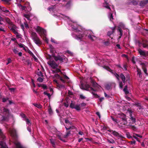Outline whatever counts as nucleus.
<instances>
[{"instance_id":"f257e3e1","label":"nucleus","mask_w":148,"mask_h":148,"mask_svg":"<svg viewBox=\"0 0 148 148\" xmlns=\"http://www.w3.org/2000/svg\"><path fill=\"white\" fill-rule=\"evenodd\" d=\"M69 25L73 30L75 31V33L72 34V37L78 41L79 42L82 41L86 36H87L91 40L94 41L97 39L96 37L92 35V32L91 31H86L83 33L80 30H78V25L76 22L71 21Z\"/></svg>"},{"instance_id":"f03ea898","label":"nucleus","mask_w":148,"mask_h":148,"mask_svg":"<svg viewBox=\"0 0 148 148\" xmlns=\"http://www.w3.org/2000/svg\"><path fill=\"white\" fill-rule=\"evenodd\" d=\"M32 38L34 42L37 45L39 46L41 42L37 36L36 33L32 32Z\"/></svg>"},{"instance_id":"7ed1b4c3","label":"nucleus","mask_w":148,"mask_h":148,"mask_svg":"<svg viewBox=\"0 0 148 148\" xmlns=\"http://www.w3.org/2000/svg\"><path fill=\"white\" fill-rule=\"evenodd\" d=\"M36 32L40 36H45L46 35V31L45 30L39 26H37L35 29Z\"/></svg>"},{"instance_id":"20e7f679","label":"nucleus","mask_w":148,"mask_h":148,"mask_svg":"<svg viewBox=\"0 0 148 148\" xmlns=\"http://www.w3.org/2000/svg\"><path fill=\"white\" fill-rule=\"evenodd\" d=\"M70 133V132H67L65 135H64L62 134L59 132H58L56 133V135L58 137V138L61 140L64 141L63 138H66Z\"/></svg>"},{"instance_id":"39448f33","label":"nucleus","mask_w":148,"mask_h":148,"mask_svg":"<svg viewBox=\"0 0 148 148\" xmlns=\"http://www.w3.org/2000/svg\"><path fill=\"white\" fill-rule=\"evenodd\" d=\"M47 64L52 68L55 69L56 68L58 65L54 60H50L47 62Z\"/></svg>"},{"instance_id":"423d86ee","label":"nucleus","mask_w":148,"mask_h":148,"mask_svg":"<svg viewBox=\"0 0 148 148\" xmlns=\"http://www.w3.org/2000/svg\"><path fill=\"white\" fill-rule=\"evenodd\" d=\"M14 143L15 146L14 148H25L17 140L14 141Z\"/></svg>"},{"instance_id":"0eeeda50","label":"nucleus","mask_w":148,"mask_h":148,"mask_svg":"<svg viewBox=\"0 0 148 148\" xmlns=\"http://www.w3.org/2000/svg\"><path fill=\"white\" fill-rule=\"evenodd\" d=\"M23 120L25 121L26 124L27 126V130L30 132H31V130L29 126H30L31 125V123L29 119L27 118H25V119H24Z\"/></svg>"},{"instance_id":"6e6552de","label":"nucleus","mask_w":148,"mask_h":148,"mask_svg":"<svg viewBox=\"0 0 148 148\" xmlns=\"http://www.w3.org/2000/svg\"><path fill=\"white\" fill-rule=\"evenodd\" d=\"M54 59L56 61H59L61 62H62L63 59L64 58V55H62L61 56L58 55L57 56L53 55H52Z\"/></svg>"},{"instance_id":"1a4fd4ad","label":"nucleus","mask_w":148,"mask_h":148,"mask_svg":"<svg viewBox=\"0 0 148 148\" xmlns=\"http://www.w3.org/2000/svg\"><path fill=\"white\" fill-rule=\"evenodd\" d=\"M9 132L11 135L14 138H16V130L14 128H10L9 130Z\"/></svg>"},{"instance_id":"9d476101","label":"nucleus","mask_w":148,"mask_h":148,"mask_svg":"<svg viewBox=\"0 0 148 148\" xmlns=\"http://www.w3.org/2000/svg\"><path fill=\"white\" fill-rule=\"evenodd\" d=\"M124 27V25L122 23H120V25H119V27L118 29V32L119 33V35H120V36L119 37V39H120L121 36L122 35V33H123V31L120 28V27Z\"/></svg>"},{"instance_id":"9b49d317","label":"nucleus","mask_w":148,"mask_h":148,"mask_svg":"<svg viewBox=\"0 0 148 148\" xmlns=\"http://www.w3.org/2000/svg\"><path fill=\"white\" fill-rule=\"evenodd\" d=\"M118 116L122 119V120L124 122V124H127V121L126 119V116L125 114L123 113L119 114H118Z\"/></svg>"},{"instance_id":"f8f14e48","label":"nucleus","mask_w":148,"mask_h":148,"mask_svg":"<svg viewBox=\"0 0 148 148\" xmlns=\"http://www.w3.org/2000/svg\"><path fill=\"white\" fill-rule=\"evenodd\" d=\"M85 88H86V90L92 91V93L93 95H97L94 92L95 90H94L93 88L91 87H90V86L88 84H86L85 86Z\"/></svg>"},{"instance_id":"ddd939ff","label":"nucleus","mask_w":148,"mask_h":148,"mask_svg":"<svg viewBox=\"0 0 148 148\" xmlns=\"http://www.w3.org/2000/svg\"><path fill=\"white\" fill-rule=\"evenodd\" d=\"M109 132H111L114 136H116L117 137L120 138L121 137V136L118 132L115 131L113 130H109Z\"/></svg>"},{"instance_id":"4468645a","label":"nucleus","mask_w":148,"mask_h":148,"mask_svg":"<svg viewBox=\"0 0 148 148\" xmlns=\"http://www.w3.org/2000/svg\"><path fill=\"white\" fill-rule=\"evenodd\" d=\"M27 4H28V5L27 6H23L21 4H19L18 5V6L19 7H21V8L22 10H24L25 9V8L26 7L27 8V9H28V11H30L31 10V8L29 6V3H27Z\"/></svg>"},{"instance_id":"2eb2a0df","label":"nucleus","mask_w":148,"mask_h":148,"mask_svg":"<svg viewBox=\"0 0 148 148\" xmlns=\"http://www.w3.org/2000/svg\"><path fill=\"white\" fill-rule=\"evenodd\" d=\"M56 140V139L54 138L52 136L51 138L50 139V143L52 145V146L54 147H55Z\"/></svg>"},{"instance_id":"dca6fc26","label":"nucleus","mask_w":148,"mask_h":148,"mask_svg":"<svg viewBox=\"0 0 148 148\" xmlns=\"http://www.w3.org/2000/svg\"><path fill=\"white\" fill-rule=\"evenodd\" d=\"M104 0L105 2L103 4V6L106 8L110 10V8L108 5V3H107V1H106V0Z\"/></svg>"},{"instance_id":"f3484780","label":"nucleus","mask_w":148,"mask_h":148,"mask_svg":"<svg viewBox=\"0 0 148 148\" xmlns=\"http://www.w3.org/2000/svg\"><path fill=\"white\" fill-rule=\"evenodd\" d=\"M0 145L1 148H7V146L6 145L5 143L3 141L0 142Z\"/></svg>"},{"instance_id":"a211bd4d","label":"nucleus","mask_w":148,"mask_h":148,"mask_svg":"<svg viewBox=\"0 0 148 148\" xmlns=\"http://www.w3.org/2000/svg\"><path fill=\"white\" fill-rule=\"evenodd\" d=\"M130 4H132L134 5H136L138 2V0H131Z\"/></svg>"},{"instance_id":"6ab92c4d","label":"nucleus","mask_w":148,"mask_h":148,"mask_svg":"<svg viewBox=\"0 0 148 148\" xmlns=\"http://www.w3.org/2000/svg\"><path fill=\"white\" fill-rule=\"evenodd\" d=\"M48 10H49V11L51 13V14L53 15L54 16L55 15V14H54L53 13V12H54V11L55 10V9L53 7H49L48 8Z\"/></svg>"},{"instance_id":"aec40b11","label":"nucleus","mask_w":148,"mask_h":148,"mask_svg":"<svg viewBox=\"0 0 148 148\" xmlns=\"http://www.w3.org/2000/svg\"><path fill=\"white\" fill-rule=\"evenodd\" d=\"M0 10L5 13H8L9 12L8 10H7L5 8L3 7H0Z\"/></svg>"},{"instance_id":"412c9836","label":"nucleus","mask_w":148,"mask_h":148,"mask_svg":"<svg viewBox=\"0 0 148 148\" xmlns=\"http://www.w3.org/2000/svg\"><path fill=\"white\" fill-rule=\"evenodd\" d=\"M148 3V0H146L145 1H143L140 2V6H143L145 4Z\"/></svg>"},{"instance_id":"4be33fe9","label":"nucleus","mask_w":148,"mask_h":148,"mask_svg":"<svg viewBox=\"0 0 148 148\" xmlns=\"http://www.w3.org/2000/svg\"><path fill=\"white\" fill-rule=\"evenodd\" d=\"M137 75L140 78H141L142 77V75L141 73L140 70L138 69H137Z\"/></svg>"},{"instance_id":"5701e85b","label":"nucleus","mask_w":148,"mask_h":148,"mask_svg":"<svg viewBox=\"0 0 148 148\" xmlns=\"http://www.w3.org/2000/svg\"><path fill=\"white\" fill-rule=\"evenodd\" d=\"M18 46L20 48H23V49L25 51H26V49H27V47H25V45L23 44L19 43L18 44Z\"/></svg>"},{"instance_id":"b1692460","label":"nucleus","mask_w":148,"mask_h":148,"mask_svg":"<svg viewBox=\"0 0 148 148\" xmlns=\"http://www.w3.org/2000/svg\"><path fill=\"white\" fill-rule=\"evenodd\" d=\"M110 69V70H108V71H110V72H111L112 73H113L114 75V76H115V77H116L117 79L118 80H119V75L117 74L116 73H113V72H112V70L110 69Z\"/></svg>"},{"instance_id":"393cba45","label":"nucleus","mask_w":148,"mask_h":148,"mask_svg":"<svg viewBox=\"0 0 148 148\" xmlns=\"http://www.w3.org/2000/svg\"><path fill=\"white\" fill-rule=\"evenodd\" d=\"M120 77L122 79L123 83H124L125 82V76L123 74H121L120 75Z\"/></svg>"},{"instance_id":"a878e982","label":"nucleus","mask_w":148,"mask_h":148,"mask_svg":"<svg viewBox=\"0 0 148 148\" xmlns=\"http://www.w3.org/2000/svg\"><path fill=\"white\" fill-rule=\"evenodd\" d=\"M107 141L109 143L112 144H114L115 143V141L112 138L108 139H107Z\"/></svg>"},{"instance_id":"bb28decb","label":"nucleus","mask_w":148,"mask_h":148,"mask_svg":"<svg viewBox=\"0 0 148 148\" xmlns=\"http://www.w3.org/2000/svg\"><path fill=\"white\" fill-rule=\"evenodd\" d=\"M74 109H75L76 110L78 111L80 110L81 109L80 107V105L76 104Z\"/></svg>"},{"instance_id":"cd10ccee","label":"nucleus","mask_w":148,"mask_h":148,"mask_svg":"<svg viewBox=\"0 0 148 148\" xmlns=\"http://www.w3.org/2000/svg\"><path fill=\"white\" fill-rule=\"evenodd\" d=\"M138 52L140 55L144 56L145 55V52L139 49L138 50Z\"/></svg>"},{"instance_id":"c85d7f7f","label":"nucleus","mask_w":148,"mask_h":148,"mask_svg":"<svg viewBox=\"0 0 148 148\" xmlns=\"http://www.w3.org/2000/svg\"><path fill=\"white\" fill-rule=\"evenodd\" d=\"M24 16L28 20H30L29 18L30 16V14H24Z\"/></svg>"},{"instance_id":"c756f323","label":"nucleus","mask_w":148,"mask_h":148,"mask_svg":"<svg viewBox=\"0 0 148 148\" xmlns=\"http://www.w3.org/2000/svg\"><path fill=\"white\" fill-rule=\"evenodd\" d=\"M123 90L126 94H128L129 93V92L127 89V86L126 85L125 86Z\"/></svg>"},{"instance_id":"7c9ffc66","label":"nucleus","mask_w":148,"mask_h":148,"mask_svg":"<svg viewBox=\"0 0 148 148\" xmlns=\"http://www.w3.org/2000/svg\"><path fill=\"white\" fill-rule=\"evenodd\" d=\"M108 17L111 21H112L113 19V16L111 13H109L108 15Z\"/></svg>"},{"instance_id":"2f4dec72","label":"nucleus","mask_w":148,"mask_h":148,"mask_svg":"<svg viewBox=\"0 0 148 148\" xmlns=\"http://www.w3.org/2000/svg\"><path fill=\"white\" fill-rule=\"evenodd\" d=\"M15 35L17 38H22V36L21 34H19V33L17 32L15 34Z\"/></svg>"},{"instance_id":"473e14b6","label":"nucleus","mask_w":148,"mask_h":148,"mask_svg":"<svg viewBox=\"0 0 148 148\" xmlns=\"http://www.w3.org/2000/svg\"><path fill=\"white\" fill-rule=\"evenodd\" d=\"M56 77L59 79L62 82H65V81L59 75L57 74Z\"/></svg>"},{"instance_id":"72a5a7b5","label":"nucleus","mask_w":148,"mask_h":148,"mask_svg":"<svg viewBox=\"0 0 148 148\" xmlns=\"http://www.w3.org/2000/svg\"><path fill=\"white\" fill-rule=\"evenodd\" d=\"M105 88L106 89L108 90L110 89L111 86L109 84H107L105 86Z\"/></svg>"},{"instance_id":"f704fd0d","label":"nucleus","mask_w":148,"mask_h":148,"mask_svg":"<svg viewBox=\"0 0 148 148\" xmlns=\"http://www.w3.org/2000/svg\"><path fill=\"white\" fill-rule=\"evenodd\" d=\"M48 112H49V114L50 115H51L53 114V111H52V109H51V108H49L48 109Z\"/></svg>"},{"instance_id":"c9c22d12","label":"nucleus","mask_w":148,"mask_h":148,"mask_svg":"<svg viewBox=\"0 0 148 148\" xmlns=\"http://www.w3.org/2000/svg\"><path fill=\"white\" fill-rule=\"evenodd\" d=\"M33 104L35 106L37 107L38 108H41V106L39 104L37 103H33Z\"/></svg>"},{"instance_id":"e433bc0d","label":"nucleus","mask_w":148,"mask_h":148,"mask_svg":"<svg viewBox=\"0 0 148 148\" xmlns=\"http://www.w3.org/2000/svg\"><path fill=\"white\" fill-rule=\"evenodd\" d=\"M26 51H27L28 53L32 56H34V55L33 54V53H32V52L30 51V50H29L27 48V49H26Z\"/></svg>"},{"instance_id":"4c0bfd02","label":"nucleus","mask_w":148,"mask_h":148,"mask_svg":"<svg viewBox=\"0 0 148 148\" xmlns=\"http://www.w3.org/2000/svg\"><path fill=\"white\" fill-rule=\"evenodd\" d=\"M37 74L39 76L41 77H42L43 76L42 73L40 71L37 72Z\"/></svg>"},{"instance_id":"58836bf2","label":"nucleus","mask_w":148,"mask_h":148,"mask_svg":"<svg viewBox=\"0 0 148 148\" xmlns=\"http://www.w3.org/2000/svg\"><path fill=\"white\" fill-rule=\"evenodd\" d=\"M130 119L132 121L133 123H135L136 122V119L133 117L132 115H130Z\"/></svg>"},{"instance_id":"ea45409f","label":"nucleus","mask_w":148,"mask_h":148,"mask_svg":"<svg viewBox=\"0 0 148 148\" xmlns=\"http://www.w3.org/2000/svg\"><path fill=\"white\" fill-rule=\"evenodd\" d=\"M57 86L60 88H64V86L63 85L60 84H59V83H58V84H57Z\"/></svg>"},{"instance_id":"a19ab883","label":"nucleus","mask_w":148,"mask_h":148,"mask_svg":"<svg viewBox=\"0 0 148 148\" xmlns=\"http://www.w3.org/2000/svg\"><path fill=\"white\" fill-rule=\"evenodd\" d=\"M8 62L6 63V65H8L12 61L11 60L10 58H8L7 60Z\"/></svg>"},{"instance_id":"79ce46f5","label":"nucleus","mask_w":148,"mask_h":148,"mask_svg":"<svg viewBox=\"0 0 148 148\" xmlns=\"http://www.w3.org/2000/svg\"><path fill=\"white\" fill-rule=\"evenodd\" d=\"M75 105L74 103H72L70 105V107L72 108V109H74L75 108Z\"/></svg>"},{"instance_id":"37998d69","label":"nucleus","mask_w":148,"mask_h":148,"mask_svg":"<svg viewBox=\"0 0 148 148\" xmlns=\"http://www.w3.org/2000/svg\"><path fill=\"white\" fill-rule=\"evenodd\" d=\"M12 51H13V52L15 53V54H17L18 53V50L16 48H14L12 49Z\"/></svg>"},{"instance_id":"c03bdc74","label":"nucleus","mask_w":148,"mask_h":148,"mask_svg":"<svg viewBox=\"0 0 148 148\" xmlns=\"http://www.w3.org/2000/svg\"><path fill=\"white\" fill-rule=\"evenodd\" d=\"M44 95H47L48 98L50 99L51 97V95L49 93H47L46 92H44Z\"/></svg>"},{"instance_id":"a18cd8bd","label":"nucleus","mask_w":148,"mask_h":148,"mask_svg":"<svg viewBox=\"0 0 148 148\" xmlns=\"http://www.w3.org/2000/svg\"><path fill=\"white\" fill-rule=\"evenodd\" d=\"M3 110V111L4 112H5L6 113L8 114L9 113V110L5 108H2Z\"/></svg>"},{"instance_id":"49530a36","label":"nucleus","mask_w":148,"mask_h":148,"mask_svg":"<svg viewBox=\"0 0 148 148\" xmlns=\"http://www.w3.org/2000/svg\"><path fill=\"white\" fill-rule=\"evenodd\" d=\"M111 118L112 120L114 121L115 122H116V123H118L119 121L117 120L116 119H115L112 116H111Z\"/></svg>"},{"instance_id":"de8ad7c7","label":"nucleus","mask_w":148,"mask_h":148,"mask_svg":"<svg viewBox=\"0 0 148 148\" xmlns=\"http://www.w3.org/2000/svg\"><path fill=\"white\" fill-rule=\"evenodd\" d=\"M80 98L82 99H85L86 98V97L84 96L82 94H80L79 95Z\"/></svg>"},{"instance_id":"09e8293b","label":"nucleus","mask_w":148,"mask_h":148,"mask_svg":"<svg viewBox=\"0 0 148 148\" xmlns=\"http://www.w3.org/2000/svg\"><path fill=\"white\" fill-rule=\"evenodd\" d=\"M113 33V31H109L107 33V35L108 36H110Z\"/></svg>"},{"instance_id":"8fccbe9b","label":"nucleus","mask_w":148,"mask_h":148,"mask_svg":"<svg viewBox=\"0 0 148 148\" xmlns=\"http://www.w3.org/2000/svg\"><path fill=\"white\" fill-rule=\"evenodd\" d=\"M6 21L9 24H11L12 23V22L8 18H6Z\"/></svg>"},{"instance_id":"3c124183","label":"nucleus","mask_w":148,"mask_h":148,"mask_svg":"<svg viewBox=\"0 0 148 148\" xmlns=\"http://www.w3.org/2000/svg\"><path fill=\"white\" fill-rule=\"evenodd\" d=\"M20 116L21 117L23 118V119H25V118H26L25 115L23 113H21L20 114Z\"/></svg>"},{"instance_id":"603ef678","label":"nucleus","mask_w":148,"mask_h":148,"mask_svg":"<svg viewBox=\"0 0 148 148\" xmlns=\"http://www.w3.org/2000/svg\"><path fill=\"white\" fill-rule=\"evenodd\" d=\"M11 30L15 34L18 32L16 30L13 28H11Z\"/></svg>"},{"instance_id":"864d4df0","label":"nucleus","mask_w":148,"mask_h":148,"mask_svg":"<svg viewBox=\"0 0 148 148\" xmlns=\"http://www.w3.org/2000/svg\"><path fill=\"white\" fill-rule=\"evenodd\" d=\"M37 80L39 82H42L43 81V79L41 77H39L37 79Z\"/></svg>"},{"instance_id":"5fc2aeb1","label":"nucleus","mask_w":148,"mask_h":148,"mask_svg":"<svg viewBox=\"0 0 148 148\" xmlns=\"http://www.w3.org/2000/svg\"><path fill=\"white\" fill-rule=\"evenodd\" d=\"M24 24L25 25V27L26 28H28V25L27 22H24Z\"/></svg>"},{"instance_id":"6e6d98bb","label":"nucleus","mask_w":148,"mask_h":148,"mask_svg":"<svg viewBox=\"0 0 148 148\" xmlns=\"http://www.w3.org/2000/svg\"><path fill=\"white\" fill-rule=\"evenodd\" d=\"M2 1L5 2L6 3H8L11 0H1Z\"/></svg>"},{"instance_id":"4d7b16f0","label":"nucleus","mask_w":148,"mask_h":148,"mask_svg":"<svg viewBox=\"0 0 148 148\" xmlns=\"http://www.w3.org/2000/svg\"><path fill=\"white\" fill-rule=\"evenodd\" d=\"M0 31H2L3 32H5V30L4 29V28L3 27H0Z\"/></svg>"},{"instance_id":"13d9d810","label":"nucleus","mask_w":148,"mask_h":148,"mask_svg":"<svg viewBox=\"0 0 148 148\" xmlns=\"http://www.w3.org/2000/svg\"><path fill=\"white\" fill-rule=\"evenodd\" d=\"M51 41L52 42H53L54 43H56V44H58V43L57 42H55L54 40L52 38H51Z\"/></svg>"},{"instance_id":"bf43d9fd","label":"nucleus","mask_w":148,"mask_h":148,"mask_svg":"<svg viewBox=\"0 0 148 148\" xmlns=\"http://www.w3.org/2000/svg\"><path fill=\"white\" fill-rule=\"evenodd\" d=\"M21 27V28L24 31V25L23 24L21 23L20 25Z\"/></svg>"},{"instance_id":"052dcab7","label":"nucleus","mask_w":148,"mask_h":148,"mask_svg":"<svg viewBox=\"0 0 148 148\" xmlns=\"http://www.w3.org/2000/svg\"><path fill=\"white\" fill-rule=\"evenodd\" d=\"M42 87L43 89H45L47 88V86L46 85L43 84H42Z\"/></svg>"},{"instance_id":"680f3d73","label":"nucleus","mask_w":148,"mask_h":148,"mask_svg":"<svg viewBox=\"0 0 148 148\" xmlns=\"http://www.w3.org/2000/svg\"><path fill=\"white\" fill-rule=\"evenodd\" d=\"M96 114L98 115L99 117V118H101V115H100V113L99 112H97L96 113Z\"/></svg>"},{"instance_id":"e2e57ef3","label":"nucleus","mask_w":148,"mask_h":148,"mask_svg":"<svg viewBox=\"0 0 148 148\" xmlns=\"http://www.w3.org/2000/svg\"><path fill=\"white\" fill-rule=\"evenodd\" d=\"M72 126H70L69 127H67L66 126H65V128L66 130H69L70 129H71V128Z\"/></svg>"},{"instance_id":"0e129e2a","label":"nucleus","mask_w":148,"mask_h":148,"mask_svg":"<svg viewBox=\"0 0 148 148\" xmlns=\"http://www.w3.org/2000/svg\"><path fill=\"white\" fill-rule=\"evenodd\" d=\"M15 88H10L9 89L12 92L14 91L15 90Z\"/></svg>"},{"instance_id":"69168bd1","label":"nucleus","mask_w":148,"mask_h":148,"mask_svg":"<svg viewBox=\"0 0 148 148\" xmlns=\"http://www.w3.org/2000/svg\"><path fill=\"white\" fill-rule=\"evenodd\" d=\"M132 62L134 64L135 63V61L134 58V57H132Z\"/></svg>"},{"instance_id":"338daca9","label":"nucleus","mask_w":148,"mask_h":148,"mask_svg":"<svg viewBox=\"0 0 148 148\" xmlns=\"http://www.w3.org/2000/svg\"><path fill=\"white\" fill-rule=\"evenodd\" d=\"M123 70H127V68H126V66L125 65H124L123 66V67L122 68Z\"/></svg>"},{"instance_id":"774afa93","label":"nucleus","mask_w":148,"mask_h":148,"mask_svg":"<svg viewBox=\"0 0 148 148\" xmlns=\"http://www.w3.org/2000/svg\"><path fill=\"white\" fill-rule=\"evenodd\" d=\"M86 104L85 103L83 102L81 104V106H86Z\"/></svg>"}]
</instances>
